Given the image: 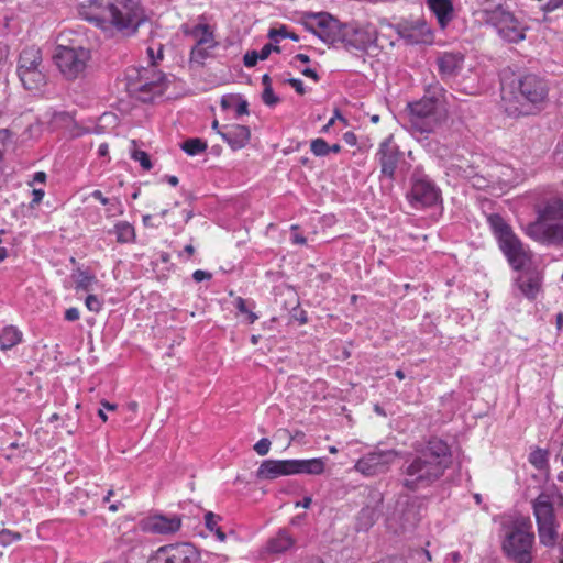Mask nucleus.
Returning a JSON list of instances; mask_svg holds the SVG:
<instances>
[{
	"mask_svg": "<svg viewBox=\"0 0 563 563\" xmlns=\"http://www.w3.org/2000/svg\"><path fill=\"white\" fill-rule=\"evenodd\" d=\"M292 242L295 244H305L306 243V239L302 235L295 233L292 235Z\"/></svg>",
	"mask_w": 563,
	"mask_h": 563,
	"instance_id": "62",
	"label": "nucleus"
},
{
	"mask_svg": "<svg viewBox=\"0 0 563 563\" xmlns=\"http://www.w3.org/2000/svg\"><path fill=\"white\" fill-rule=\"evenodd\" d=\"M540 543L553 548L558 540V521L554 514L552 496L541 493L532 501Z\"/></svg>",
	"mask_w": 563,
	"mask_h": 563,
	"instance_id": "9",
	"label": "nucleus"
},
{
	"mask_svg": "<svg viewBox=\"0 0 563 563\" xmlns=\"http://www.w3.org/2000/svg\"><path fill=\"white\" fill-rule=\"evenodd\" d=\"M290 475V460H265L256 471L258 479H276L280 476Z\"/></svg>",
	"mask_w": 563,
	"mask_h": 563,
	"instance_id": "21",
	"label": "nucleus"
},
{
	"mask_svg": "<svg viewBox=\"0 0 563 563\" xmlns=\"http://www.w3.org/2000/svg\"><path fill=\"white\" fill-rule=\"evenodd\" d=\"M563 5V0H549L544 7L543 10L547 12L555 11L556 9L561 8Z\"/></svg>",
	"mask_w": 563,
	"mask_h": 563,
	"instance_id": "50",
	"label": "nucleus"
},
{
	"mask_svg": "<svg viewBox=\"0 0 563 563\" xmlns=\"http://www.w3.org/2000/svg\"><path fill=\"white\" fill-rule=\"evenodd\" d=\"M428 9L437 18L438 24L441 30L446 26L454 18V8L452 0H424Z\"/></svg>",
	"mask_w": 563,
	"mask_h": 563,
	"instance_id": "23",
	"label": "nucleus"
},
{
	"mask_svg": "<svg viewBox=\"0 0 563 563\" xmlns=\"http://www.w3.org/2000/svg\"><path fill=\"white\" fill-rule=\"evenodd\" d=\"M305 25L324 43L334 44L344 40V25L327 12L308 14Z\"/></svg>",
	"mask_w": 563,
	"mask_h": 563,
	"instance_id": "12",
	"label": "nucleus"
},
{
	"mask_svg": "<svg viewBox=\"0 0 563 563\" xmlns=\"http://www.w3.org/2000/svg\"><path fill=\"white\" fill-rule=\"evenodd\" d=\"M519 288L527 298L533 299L540 290V282L537 277L521 279L519 280Z\"/></svg>",
	"mask_w": 563,
	"mask_h": 563,
	"instance_id": "32",
	"label": "nucleus"
},
{
	"mask_svg": "<svg viewBox=\"0 0 563 563\" xmlns=\"http://www.w3.org/2000/svg\"><path fill=\"white\" fill-rule=\"evenodd\" d=\"M291 475H321L325 470V461L322 457L307 460H290Z\"/></svg>",
	"mask_w": 563,
	"mask_h": 563,
	"instance_id": "25",
	"label": "nucleus"
},
{
	"mask_svg": "<svg viewBox=\"0 0 563 563\" xmlns=\"http://www.w3.org/2000/svg\"><path fill=\"white\" fill-rule=\"evenodd\" d=\"M526 233L545 245L563 243V200L559 197L547 200L538 210L537 219L529 223Z\"/></svg>",
	"mask_w": 563,
	"mask_h": 563,
	"instance_id": "4",
	"label": "nucleus"
},
{
	"mask_svg": "<svg viewBox=\"0 0 563 563\" xmlns=\"http://www.w3.org/2000/svg\"><path fill=\"white\" fill-rule=\"evenodd\" d=\"M218 45H199L195 44L190 51L189 62L190 64H196L198 66L203 65L205 60L211 56V52Z\"/></svg>",
	"mask_w": 563,
	"mask_h": 563,
	"instance_id": "31",
	"label": "nucleus"
},
{
	"mask_svg": "<svg viewBox=\"0 0 563 563\" xmlns=\"http://www.w3.org/2000/svg\"><path fill=\"white\" fill-rule=\"evenodd\" d=\"M262 99L265 104L273 107L279 102V98L274 93L273 88H264Z\"/></svg>",
	"mask_w": 563,
	"mask_h": 563,
	"instance_id": "43",
	"label": "nucleus"
},
{
	"mask_svg": "<svg viewBox=\"0 0 563 563\" xmlns=\"http://www.w3.org/2000/svg\"><path fill=\"white\" fill-rule=\"evenodd\" d=\"M451 463L452 454L448 443L433 438L417 456L407 461L402 485L409 490L429 487L444 474Z\"/></svg>",
	"mask_w": 563,
	"mask_h": 563,
	"instance_id": "2",
	"label": "nucleus"
},
{
	"mask_svg": "<svg viewBox=\"0 0 563 563\" xmlns=\"http://www.w3.org/2000/svg\"><path fill=\"white\" fill-rule=\"evenodd\" d=\"M312 503L311 497H305L301 501L297 503V507L309 508Z\"/></svg>",
	"mask_w": 563,
	"mask_h": 563,
	"instance_id": "60",
	"label": "nucleus"
},
{
	"mask_svg": "<svg viewBox=\"0 0 563 563\" xmlns=\"http://www.w3.org/2000/svg\"><path fill=\"white\" fill-rule=\"evenodd\" d=\"M165 76L155 67H129L125 71L128 92L143 101L150 102L164 91Z\"/></svg>",
	"mask_w": 563,
	"mask_h": 563,
	"instance_id": "6",
	"label": "nucleus"
},
{
	"mask_svg": "<svg viewBox=\"0 0 563 563\" xmlns=\"http://www.w3.org/2000/svg\"><path fill=\"white\" fill-rule=\"evenodd\" d=\"M80 318V312L77 308L73 307V308H68L66 311H65V319L67 321H76Z\"/></svg>",
	"mask_w": 563,
	"mask_h": 563,
	"instance_id": "51",
	"label": "nucleus"
},
{
	"mask_svg": "<svg viewBox=\"0 0 563 563\" xmlns=\"http://www.w3.org/2000/svg\"><path fill=\"white\" fill-rule=\"evenodd\" d=\"M488 223L496 235L498 242L514 234L511 228L499 214H492L488 217Z\"/></svg>",
	"mask_w": 563,
	"mask_h": 563,
	"instance_id": "30",
	"label": "nucleus"
},
{
	"mask_svg": "<svg viewBox=\"0 0 563 563\" xmlns=\"http://www.w3.org/2000/svg\"><path fill=\"white\" fill-rule=\"evenodd\" d=\"M45 192L43 189H33L32 191V201L30 202V207L31 208H35L37 205L41 203V201L43 200V197H44Z\"/></svg>",
	"mask_w": 563,
	"mask_h": 563,
	"instance_id": "48",
	"label": "nucleus"
},
{
	"mask_svg": "<svg viewBox=\"0 0 563 563\" xmlns=\"http://www.w3.org/2000/svg\"><path fill=\"white\" fill-rule=\"evenodd\" d=\"M71 278L75 282L76 290L90 291L93 285L97 284V278L93 274L80 268L71 274Z\"/></svg>",
	"mask_w": 563,
	"mask_h": 563,
	"instance_id": "29",
	"label": "nucleus"
},
{
	"mask_svg": "<svg viewBox=\"0 0 563 563\" xmlns=\"http://www.w3.org/2000/svg\"><path fill=\"white\" fill-rule=\"evenodd\" d=\"M288 36H290V33L284 25L278 29H271L268 31V37L276 43L279 42V38H287Z\"/></svg>",
	"mask_w": 563,
	"mask_h": 563,
	"instance_id": "41",
	"label": "nucleus"
},
{
	"mask_svg": "<svg viewBox=\"0 0 563 563\" xmlns=\"http://www.w3.org/2000/svg\"><path fill=\"white\" fill-rule=\"evenodd\" d=\"M340 119L342 121H345L344 118L341 115L340 111L336 109L334 111V115L328 121V123L322 128L323 132H328L329 129L334 124L335 120Z\"/></svg>",
	"mask_w": 563,
	"mask_h": 563,
	"instance_id": "54",
	"label": "nucleus"
},
{
	"mask_svg": "<svg viewBox=\"0 0 563 563\" xmlns=\"http://www.w3.org/2000/svg\"><path fill=\"white\" fill-rule=\"evenodd\" d=\"M220 520H221V517L218 516V515H214L211 511H208L205 515V525H206V527L211 532H214L217 539L222 542V541L225 540V534H224V532L221 530V528L219 526V521Z\"/></svg>",
	"mask_w": 563,
	"mask_h": 563,
	"instance_id": "33",
	"label": "nucleus"
},
{
	"mask_svg": "<svg viewBox=\"0 0 563 563\" xmlns=\"http://www.w3.org/2000/svg\"><path fill=\"white\" fill-rule=\"evenodd\" d=\"M91 197L99 200L103 206H107V205H111V207H115V212L114 213H123L124 212V209H123V206H122V202L119 198H112V199H109L107 197L103 196V194L100 191V190H93L91 192Z\"/></svg>",
	"mask_w": 563,
	"mask_h": 563,
	"instance_id": "35",
	"label": "nucleus"
},
{
	"mask_svg": "<svg viewBox=\"0 0 563 563\" xmlns=\"http://www.w3.org/2000/svg\"><path fill=\"white\" fill-rule=\"evenodd\" d=\"M498 243L500 250L514 269H521L529 261L528 252L525 250L523 244L515 234H511Z\"/></svg>",
	"mask_w": 563,
	"mask_h": 563,
	"instance_id": "17",
	"label": "nucleus"
},
{
	"mask_svg": "<svg viewBox=\"0 0 563 563\" xmlns=\"http://www.w3.org/2000/svg\"><path fill=\"white\" fill-rule=\"evenodd\" d=\"M181 217H183L184 223H187L191 219L192 212L189 211V210H183L181 211Z\"/></svg>",
	"mask_w": 563,
	"mask_h": 563,
	"instance_id": "64",
	"label": "nucleus"
},
{
	"mask_svg": "<svg viewBox=\"0 0 563 563\" xmlns=\"http://www.w3.org/2000/svg\"><path fill=\"white\" fill-rule=\"evenodd\" d=\"M219 135L233 150L238 151L247 145L251 139V131L246 125H225Z\"/></svg>",
	"mask_w": 563,
	"mask_h": 563,
	"instance_id": "20",
	"label": "nucleus"
},
{
	"mask_svg": "<svg viewBox=\"0 0 563 563\" xmlns=\"http://www.w3.org/2000/svg\"><path fill=\"white\" fill-rule=\"evenodd\" d=\"M132 158L137 161L140 165L145 169L150 170L152 168V162L150 159V156L144 151H135L132 154Z\"/></svg>",
	"mask_w": 563,
	"mask_h": 563,
	"instance_id": "39",
	"label": "nucleus"
},
{
	"mask_svg": "<svg viewBox=\"0 0 563 563\" xmlns=\"http://www.w3.org/2000/svg\"><path fill=\"white\" fill-rule=\"evenodd\" d=\"M78 14L104 32L133 35L145 21L139 0H85Z\"/></svg>",
	"mask_w": 563,
	"mask_h": 563,
	"instance_id": "1",
	"label": "nucleus"
},
{
	"mask_svg": "<svg viewBox=\"0 0 563 563\" xmlns=\"http://www.w3.org/2000/svg\"><path fill=\"white\" fill-rule=\"evenodd\" d=\"M377 155L379 156L382 174L390 179L394 178L400 153L391 136L380 143Z\"/></svg>",
	"mask_w": 563,
	"mask_h": 563,
	"instance_id": "19",
	"label": "nucleus"
},
{
	"mask_svg": "<svg viewBox=\"0 0 563 563\" xmlns=\"http://www.w3.org/2000/svg\"><path fill=\"white\" fill-rule=\"evenodd\" d=\"M529 461L537 468L541 470L544 467V465L547 464V461H548L547 452L541 449H537L532 453H530Z\"/></svg>",
	"mask_w": 563,
	"mask_h": 563,
	"instance_id": "37",
	"label": "nucleus"
},
{
	"mask_svg": "<svg viewBox=\"0 0 563 563\" xmlns=\"http://www.w3.org/2000/svg\"><path fill=\"white\" fill-rule=\"evenodd\" d=\"M287 82L296 90L297 93L303 95L306 92L302 80L298 78H290Z\"/></svg>",
	"mask_w": 563,
	"mask_h": 563,
	"instance_id": "49",
	"label": "nucleus"
},
{
	"mask_svg": "<svg viewBox=\"0 0 563 563\" xmlns=\"http://www.w3.org/2000/svg\"><path fill=\"white\" fill-rule=\"evenodd\" d=\"M440 197L439 190L424 176L413 175L411 190L408 194L409 202L415 208L433 206Z\"/></svg>",
	"mask_w": 563,
	"mask_h": 563,
	"instance_id": "16",
	"label": "nucleus"
},
{
	"mask_svg": "<svg viewBox=\"0 0 563 563\" xmlns=\"http://www.w3.org/2000/svg\"><path fill=\"white\" fill-rule=\"evenodd\" d=\"M192 278L195 282L200 283L202 280L210 279L211 274L206 271L197 269L194 272Z\"/></svg>",
	"mask_w": 563,
	"mask_h": 563,
	"instance_id": "52",
	"label": "nucleus"
},
{
	"mask_svg": "<svg viewBox=\"0 0 563 563\" xmlns=\"http://www.w3.org/2000/svg\"><path fill=\"white\" fill-rule=\"evenodd\" d=\"M85 305L89 311L98 313L102 309V301L95 295H88Z\"/></svg>",
	"mask_w": 563,
	"mask_h": 563,
	"instance_id": "40",
	"label": "nucleus"
},
{
	"mask_svg": "<svg viewBox=\"0 0 563 563\" xmlns=\"http://www.w3.org/2000/svg\"><path fill=\"white\" fill-rule=\"evenodd\" d=\"M148 563H200V553L189 542H177L159 547Z\"/></svg>",
	"mask_w": 563,
	"mask_h": 563,
	"instance_id": "13",
	"label": "nucleus"
},
{
	"mask_svg": "<svg viewBox=\"0 0 563 563\" xmlns=\"http://www.w3.org/2000/svg\"><path fill=\"white\" fill-rule=\"evenodd\" d=\"M235 307H236V309H238L241 313H244V314H245L246 312H249V309H247V307H246V302H245V300H244L243 298H241V297L236 298V300H235Z\"/></svg>",
	"mask_w": 563,
	"mask_h": 563,
	"instance_id": "56",
	"label": "nucleus"
},
{
	"mask_svg": "<svg viewBox=\"0 0 563 563\" xmlns=\"http://www.w3.org/2000/svg\"><path fill=\"white\" fill-rule=\"evenodd\" d=\"M485 21L508 43H519L526 38L528 27L501 5L486 10Z\"/></svg>",
	"mask_w": 563,
	"mask_h": 563,
	"instance_id": "11",
	"label": "nucleus"
},
{
	"mask_svg": "<svg viewBox=\"0 0 563 563\" xmlns=\"http://www.w3.org/2000/svg\"><path fill=\"white\" fill-rule=\"evenodd\" d=\"M269 449L271 441L267 438H262L254 445V451L261 456L266 455L269 452Z\"/></svg>",
	"mask_w": 563,
	"mask_h": 563,
	"instance_id": "42",
	"label": "nucleus"
},
{
	"mask_svg": "<svg viewBox=\"0 0 563 563\" xmlns=\"http://www.w3.org/2000/svg\"><path fill=\"white\" fill-rule=\"evenodd\" d=\"M343 140L350 146H354L357 143V137H356L355 133H353V132H345L343 134Z\"/></svg>",
	"mask_w": 563,
	"mask_h": 563,
	"instance_id": "55",
	"label": "nucleus"
},
{
	"mask_svg": "<svg viewBox=\"0 0 563 563\" xmlns=\"http://www.w3.org/2000/svg\"><path fill=\"white\" fill-rule=\"evenodd\" d=\"M536 537L528 517H517L505 526L501 549L505 555L516 563H532L534 560Z\"/></svg>",
	"mask_w": 563,
	"mask_h": 563,
	"instance_id": "5",
	"label": "nucleus"
},
{
	"mask_svg": "<svg viewBox=\"0 0 563 563\" xmlns=\"http://www.w3.org/2000/svg\"><path fill=\"white\" fill-rule=\"evenodd\" d=\"M42 53L36 46L25 47L19 57L18 76L26 90H38L46 84Z\"/></svg>",
	"mask_w": 563,
	"mask_h": 563,
	"instance_id": "10",
	"label": "nucleus"
},
{
	"mask_svg": "<svg viewBox=\"0 0 563 563\" xmlns=\"http://www.w3.org/2000/svg\"><path fill=\"white\" fill-rule=\"evenodd\" d=\"M258 60L260 58L257 51L247 52L243 57L244 65L249 68L254 67Z\"/></svg>",
	"mask_w": 563,
	"mask_h": 563,
	"instance_id": "45",
	"label": "nucleus"
},
{
	"mask_svg": "<svg viewBox=\"0 0 563 563\" xmlns=\"http://www.w3.org/2000/svg\"><path fill=\"white\" fill-rule=\"evenodd\" d=\"M235 113L236 115H243V114H247L249 110H247V107H249V103L246 100L240 98V97H236V101H235Z\"/></svg>",
	"mask_w": 563,
	"mask_h": 563,
	"instance_id": "46",
	"label": "nucleus"
},
{
	"mask_svg": "<svg viewBox=\"0 0 563 563\" xmlns=\"http://www.w3.org/2000/svg\"><path fill=\"white\" fill-rule=\"evenodd\" d=\"M20 539V534L8 529L0 531V543L7 545L15 540Z\"/></svg>",
	"mask_w": 563,
	"mask_h": 563,
	"instance_id": "44",
	"label": "nucleus"
},
{
	"mask_svg": "<svg viewBox=\"0 0 563 563\" xmlns=\"http://www.w3.org/2000/svg\"><path fill=\"white\" fill-rule=\"evenodd\" d=\"M147 56L151 63L148 67H155L156 63L163 59V45L157 44L156 47L150 46L147 48Z\"/></svg>",
	"mask_w": 563,
	"mask_h": 563,
	"instance_id": "38",
	"label": "nucleus"
},
{
	"mask_svg": "<svg viewBox=\"0 0 563 563\" xmlns=\"http://www.w3.org/2000/svg\"><path fill=\"white\" fill-rule=\"evenodd\" d=\"M396 457L397 452L394 450L374 451L361 457L355 470L365 476H374L386 472Z\"/></svg>",
	"mask_w": 563,
	"mask_h": 563,
	"instance_id": "15",
	"label": "nucleus"
},
{
	"mask_svg": "<svg viewBox=\"0 0 563 563\" xmlns=\"http://www.w3.org/2000/svg\"><path fill=\"white\" fill-rule=\"evenodd\" d=\"M464 55L459 52H444L437 59L438 68L443 78L456 76L463 68Z\"/></svg>",
	"mask_w": 563,
	"mask_h": 563,
	"instance_id": "22",
	"label": "nucleus"
},
{
	"mask_svg": "<svg viewBox=\"0 0 563 563\" xmlns=\"http://www.w3.org/2000/svg\"><path fill=\"white\" fill-rule=\"evenodd\" d=\"M262 84L264 85V88H272V80L269 75L265 74L262 77Z\"/></svg>",
	"mask_w": 563,
	"mask_h": 563,
	"instance_id": "63",
	"label": "nucleus"
},
{
	"mask_svg": "<svg viewBox=\"0 0 563 563\" xmlns=\"http://www.w3.org/2000/svg\"><path fill=\"white\" fill-rule=\"evenodd\" d=\"M180 147L189 156H195L207 150V143L200 139H189L185 141Z\"/></svg>",
	"mask_w": 563,
	"mask_h": 563,
	"instance_id": "34",
	"label": "nucleus"
},
{
	"mask_svg": "<svg viewBox=\"0 0 563 563\" xmlns=\"http://www.w3.org/2000/svg\"><path fill=\"white\" fill-rule=\"evenodd\" d=\"M109 153V146L107 143H102L99 145L98 147V155L103 157V156H107Z\"/></svg>",
	"mask_w": 563,
	"mask_h": 563,
	"instance_id": "59",
	"label": "nucleus"
},
{
	"mask_svg": "<svg viewBox=\"0 0 563 563\" xmlns=\"http://www.w3.org/2000/svg\"><path fill=\"white\" fill-rule=\"evenodd\" d=\"M548 86L536 75H526L507 91L503 101L509 115H529L539 111L547 101Z\"/></svg>",
	"mask_w": 563,
	"mask_h": 563,
	"instance_id": "3",
	"label": "nucleus"
},
{
	"mask_svg": "<svg viewBox=\"0 0 563 563\" xmlns=\"http://www.w3.org/2000/svg\"><path fill=\"white\" fill-rule=\"evenodd\" d=\"M310 150L316 156H325L330 153V146L320 137L311 141Z\"/></svg>",
	"mask_w": 563,
	"mask_h": 563,
	"instance_id": "36",
	"label": "nucleus"
},
{
	"mask_svg": "<svg viewBox=\"0 0 563 563\" xmlns=\"http://www.w3.org/2000/svg\"><path fill=\"white\" fill-rule=\"evenodd\" d=\"M294 539L285 531L280 530L267 543V550L272 553H283L294 545Z\"/></svg>",
	"mask_w": 563,
	"mask_h": 563,
	"instance_id": "28",
	"label": "nucleus"
},
{
	"mask_svg": "<svg viewBox=\"0 0 563 563\" xmlns=\"http://www.w3.org/2000/svg\"><path fill=\"white\" fill-rule=\"evenodd\" d=\"M236 97L235 96H224L221 99V106L223 109H230L235 104Z\"/></svg>",
	"mask_w": 563,
	"mask_h": 563,
	"instance_id": "53",
	"label": "nucleus"
},
{
	"mask_svg": "<svg viewBox=\"0 0 563 563\" xmlns=\"http://www.w3.org/2000/svg\"><path fill=\"white\" fill-rule=\"evenodd\" d=\"M22 332L14 325H5L0 329V347L10 350L22 341Z\"/></svg>",
	"mask_w": 563,
	"mask_h": 563,
	"instance_id": "26",
	"label": "nucleus"
},
{
	"mask_svg": "<svg viewBox=\"0 0 563 563\" xmlns=\"http://www.w3.org/2000/svg\"><path fill=\"white\" fill-rule=\"evenodd\" d=\"M90 59V49L81 45L58 44L53 54L54 64L67 80L84 77Z\"/></svg>",
	"mask_w": 563,
	"mask_h": 563,
	"instance_id": "7",
	"label": "nucleus"
},
{
	"mask_svg": "<svg viewBox=\"0 0 563 563\" xmlns=\"http://www.w3.org/2000/svg\"><path fill=\"white\" fill-rule=\"evenodd\" d=\"M183 32L186 36L190 37L195 44L201 45H218L213 31L208 24H184L181 26Z\"/></svg>",
	"mask_w": 563,
	"mask_h": 563,
	"instance_id": "24",
	"label": "nucleus"
},
{
	"mask_svg": "<svg viewBox=\"0 0 563 563\" xmlns=\"http://www.w3.org/2000/svg\"><path fill=\"white\" fill-rule=\"evenodd\" d=\"M115 235L117 242L120 244L134 243L136 233L134 227L128 221H119L110 231Z\"/></svg>",
	"mask_w": 563,
	"mask_h": 563,
	"instance_id": "27",
	"label": "nucleus"
},
{
	"mask_svg": "<svg viewBox=\"0 0 563 563\" xmlns=\"http://www.w3.org/2000/svg\"><path fill=\"white\" fill-rule=\"evenodd\" d=\"M295 60H298L300 63H303V64H307L310 62V57L306 54H297L295 57H294Z\"/></svg>",
	"mask_w": 563,
	"mask_h": 563,
	"instance_id": "61",
	"label": "nucleus"
},
{
	"mask_svg": "<svg viewBox=\"0 0 563 563\" xmlns=\"http://www.w3.org/2000/svg\"><path fill=\"white\" fill-rule=\"evenodd\" d=\"M396 32L408 44L430 45L434 41V32L424 18L404 20L396 25Z\"/></svg>",
	"mask_w": 563,
	"mask_h": 563,
	"instance_id": "14",
	"label": "nucleus"
},
{
	"mask_svg": "<svg viewBox=\"0 0 563 563\" xmlns=\"http://www.w3.org/2000/svg\"><path fill=\"white\" fill-rule=\"evenodd\" d=\"M273 51H276L278 52L279 48L277 46H273L272 44H265L258 53V58L260 60H265L266 58H268V56L271 55V53Z\"/></svg>",
	"mask_w": 563,
	"mask_h": 563,
	"instance_id": "47",
	"label": "nucleus"
},
{
	"mask_svg": "<svg viewBox=\"0 0 563 563\" xmlns=\"http://www.w3.org/2000/svg\"><path fill=\"white\" fill-rule=\"evenodd\" d=\"M408 108L411 126L421 133L435 131L446 120V111L435 98H422Z\"/></svg>",
	"mask_w": 563,
	"mask_h": 563,
	"instance_id": "8",
	"label": "nucleus"
},
{
	"mask_svg": "<svg viewBox=\"0 0 563 563\" xmlns=\"http://www.w3.org/2000/svg\"><path fill=\"white\" fill-rule=\"evenodd\" d=\"M46 174L44 172H36L33 176V183H45Z\"/></svg>",
	"mask_w": 563,
	"mask_h": 563,
	"instance_id": "58",
	"label": "nucleus"
},
{
	"mask_svg": "<svg viewBox=\"0 0 563 563\" xmlns=\"http://www.w3.org/2000/svg\"><path fill=\"white\" fill-rule=\"evenodd\" d=\"M180 527L181 518L178 515L155 514L147 517L143 522L144 530L157 534L175 533Z\"/></svg>",
	"mask_w": 563,
	"mask_h": 563,
	"instance_id": "18",
	"label": "nucleus"
},
{
	"mask_svg": "<svg viewBox=\"0 0 563 563\" xmlns=\"http://www.w3.org/2000/svg\"><path fill=\"white\" fill-rule=\"evenodd\" d=\"M301 74L306 77L313 79L314 81L319 80V76H318L317 71L312 68L307 67L301 70Z\"/></svg>",
	"mask_w": 563,
	"mask_h": 563,
	"instance_id": "57",
	"label": "nucleus"
}]
</instances>
